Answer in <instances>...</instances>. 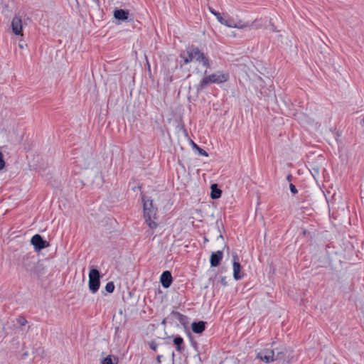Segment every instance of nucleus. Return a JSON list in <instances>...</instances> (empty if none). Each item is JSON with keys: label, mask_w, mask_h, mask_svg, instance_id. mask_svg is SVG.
Returning <instances> with one entry per match:
<instances>
[{"label": "nucleus", "mask_w": 364, "mask_h": 364, "mask_svg": "<svg viewBox=\"0 0 364 364\" xmlns=\"http://www.w3.org/2000/svg\"><path fill=\"white\" fill-rule=\"evenodd\" d=\"M180 57L183 59L185 64H188L196 60L202 63L203 66L206 68H210L209 58L197 46L193 45L188 46L186 50V53H181Z\"/></svg>", "instance_id": "obj_1"}, {"label": "nucleus", "mask_w": 364, "mask_h": 364, "mask_svg": "<svg viewBox=\"0 0 364 364\" xmlns=\"http://www.w3.org/2000/svg\"><path fill=\"white\" fill-rule=\"evenodd\" d=\"M142 201L145 221L151 229H154L157 226V224L153 220V219H156L157 208L154 206L153 200L148 197L142 196Z\"/></svg>", "instance_id": "obj_2"}, {"label": "nucleus", "mask_w": 364, "mask_h": 364, "mask_svg": "<svg viewBox=\"0 0 364 364\" xmlns=\"http://www.w3.org/2000/svg\"><path fill=\"white\" fill-rule=\"evenodd\" d=\"M229 75L227 73H213L210 75L205 76L200 80L197 86L198 92L205 89L210 83H223L228 81Z\"/></svg>", "instance_id": "obj_3"}, {"label": "nucleus", "mask_w": 364, "mask_h": 364, "mask_svg": "<svg viewBox=\"0 0 364 364\" xmlns=\"http://www.w3.org/2000/svg\"><path fill=\"white\" fill-rule=\"evenodd\" d=\"M100 273L98 269L92 268L89 272V289L92 293H96L100 285Z\"/></svg>", "instance_id": "obj_4"}, {"label": "nucleus", "mask_w": 364, "mask_h": 364, "mask_svg": "<svg viewBox=\"0 0 364 364\" xmlns=\"http://www.w3.org/2000/svg\"><path fill=\"white\" fill-rule=\"evenodd\" d=\"M22 264L27 272H33L38 275V266L36 265L35 256L26 255L23 258Z\"/></svg>", "instance_id": "obj_5"}, {"label": "nucleus", "mask_w": 364, "mask_h": 364, "mask_svg": "<svg viewBox=\"0 0 364 364\" xmlns=\"http://www.w3.org/2000/svg\"><path fill=\"white\" fill-rule=\"evenodd\" d=\"M31 244L33 245L36 251L39 252L41 250L49 246V242L43 240L41 235L36 234L33 235L31 240Z\"/></svg>", "instance_id": "obj_6"}, {"label": "nucleus", "mask_w": 364, "mask_h": 364, "mask_svg": "<svg viewBox=\"0 0 364 364\" xmlns=\"http://www.w3.org/2000/svg\"><path fill=\"white\" fill-rule=\"evenodd\" d=\"M257 358L265 363H272L274 361V351L272 349H263L257 353Z\"/></svg>", "instance_id": "obj_7"}, {"label": "nucleus", "mask_w": 364, "mask_h": 364, "mask_svg": "<svg viewBox=\"0 0 364 364\" xmlns=\"http://www.w3.org/2000/svg\"><path fill=\"white\" fill-rule=\"evenodd\" d=\"M233 277L235 280H240L243 277L241 272V265L237 253H232Z\"/></svg>", "instance_id": "obj_8"}, {"label": "nucleus", "mask_w": 364, "mask_h": 364, "mask_svg": "<svg viewBox=\"0 0 364 364\" xmlns=\"http://www.w3.org/2000/svg\"><path fill=\"white\" fill-rule=\"evenodd\" d=\"M209 11H210L211 14H213L217 18L218 21L221 24H223L226 26H235V25H233V18H232L230 17H227V18L223 17L220 14V13H219L218 11H216L215 9H213L211 7L209 8Z\"/></svg>", "instance_id": "obj_9"}, {"label": "nucleus", "mask_w": 364, "mask_h": 364, "mask_svg": "<svg viewBox=\"0 0 364 364\" xmlns=\"http://www.w3.org/2000/svg\"><path fill=\"white\" fill-rule=\"evenodd\" d=\"M160 282L163 287L168 288L173 282L171 273L169 271H164L161 275Z\"/></svg>", "instance_id": "obj_10"}, {"label": "nucleus", "mask_w": 364, "mask_h": 364, "mask_svg": "<svg viewBox=\"0 0 364 364\" xmlns=\"http://www.w3.org/2000/svg\"><path fill=\"white\" fill-rule=\"evenodd\" d=\"M223 253L222 251L218 250L215 252H213L210 255V262L211 267H218L220 264L221 260L223 259Z\"/></svg>", "instance_id": "obj_11"}, {"label": "nucleus", "mask_w": 364, "mask_h": 364, "mask_svg": "<svg viewBox=\"0 0 364 364\" xmlns=\"http://www.w3.org/2000/svg\"><path fill=\"white\" fill-rule=\"evenodd\" d=\"M11 28L13 32L16 35L21 34L22 31V21L21 18L18 16H14L11 21Z\"/></svg>", "instance_id": "obj_12"}, {"label": "nucleus", "mask_w": 364, "mask_h": 364, "mask_svg": "<svg viewBox=\"0 0 364 364\" xmlns=\"http://www.w3.org/2000/svg\"><path fill=\"white\" fill-rule=\"evenodd\" d=\"M206 324H207V323L203 321H200L198 322H193L191 324L192 331L195 333H198V334L202 333L205 329Z\"/></svg>", "instance_id": "obj_13"}, {"label": "nucleus", "mask_w": 364, "mask_h": 364, "mask_svg": "<svg viewBox=\"0 0 364 364\" xmlns=\"http://www.w3.org/2000/svg\"><path fill=\"white\" fill-rule=\"evenodd\" d=\"M129 11L124 9H116L114 11V17L119 21H127L129 17Z\"/></svg>", "instance_id": "obj_14"}, {"label": "nucleus", "mask_w": 364, "mask_h": 364, "mask_svg": "<svg viewBox=\"0 0 364 364\" xmlns=\"http://www.w3.org/2000/svg\"><path fill=\"white\" fill-rule=\"evenodd\" d=\"M171 315L175 319L178 320L183 326H186L188 323V318L178 311H173Z\"/></svg>", "instance_id": "obj_15"}, {"label": "nucleus", "mask_w": 364, "mask_h": 364, "mask_svg": "<svg viewBox=\"0 0 364 364\" xmlns=\"http://www.w3.org/2000/svg\"><path fill=\"white\" fill-rule=\"evenodd\" d=\"M210 197L212 199H218L221 196L222 191L218 188V185L214 183L211 185Z\"/></svg>", "instance_id": "obj_16"}, {"label": "nucleus", "mask_w": 364, "mask_h": 364, "mask_svg": "<svg viewBox=\"0 0 364 364\" xmlns=\"http://www.w3.org/2000/svg\"><path fill=\"white\" fill-rule=\"evenodd\" d=\"M173 343L176 346V350L181 352L183 350L182 345L183 343V339L180 336H177L173 338Z\"/></svg>", "instance_id": "obj_17"}, {"label": "nucleus", "mask_w": 364, "mask_h": 364, "mask_svg": "<svg viewBox=\"0 0 364 364\" xmlns=\"http://www.w3.org/2000/svg\"><path fill=\"white\" fill-rule=\"evenodd\" d=\"M118 361V358L108 355L102 360V364H117Z\"/></svg>", "instance_id": "obj_18"}, {"label": "nucleus", "mask_w": 364, "mask_h": 364, "mask_svg": "<svg viewBox=\"0 0 364 364\" xmlns=\"http://www.w3.org/2000/svg\"><path fill=\"white\" fill-rule=\"evenodd\" d=\"M192 144H193V149H196L198 151V154L200 155L204 156H208V152L205 150L201 149L196 144H195L193 141H192Z\"/></svg>", "instance_id": "obj_19"}, {"label": "nucleus", "mask_w": 364, "mask_h": 364, "mask_svg": "<svg viewBox=\"0 0 364 364\" xmlns=\"http://www.w3.org/2000/svg\"><path fill=\"white\" fill-rule=\"evenodd\" d=\"M286 353L287 352L285 350H281L278 351L277 354L274 353V361L284 360Z\"/></svg>", "instance_id": "obj_20"}, {"label": "nucleus", "mask_w": 364, "mask_h": 364, "mask_svg": "<svg viewBox=\"0 0 364 364\" xmlns=\"http://www.w3.org/2000/svg\"><path fill=\"white\" fill-rule=\"evenodd\" d=\"M105 290L108 293H112L114 290V284L112 282H108L105 286Z\"/></svg>", "instance_id": "obj_21"}, {"label": "nucleus", "mask_w": 364, "mask_h": 364, "mask_svg": "<svg viewBox=\"0 0 364 364\" xmlns=\"http://www.w3.org/2000/svg\"><path fill=\"white\" fill-rule=\"evenodd\" d=\"M233 25L234 26H229L230 28H242L247 26L246 24H242L241 21H239L238 23L235 22L233 20Z\"/></svg>", "instance_id": "obj_22"}, {"label": "nucleus", "mask_w": 364, "mask_h": 364, "mask_svg": "<svg viewBox=\"0 0 364 364\" xmlns=\"http://www.w3.org/2000/svg\"><path fill=\"white\" fill-rule=\"evenodd\" d=\"M17 322L21 326H25L27 323V320L23 316H19L17 318Z\"/></svg>", "instance_id": "obj_23"}, {"label": "nucleus", "mask_w": 364, "mask_h": 364, "mask_svg": "<svg viewBox=\"0 0 364 364\" xmlns=\"http://www.w3.org/2000/svg\"><path fill=\"white\" fill-rule=\"evenodd\" d=\"M149 346L151 350L156 351L158 344L154 341H150L149 343Z\"/></svg>", "instance_id": "obj_24"}, {"label": "nucleus", "mask_w": 364, "mask_h": 364, "mask_svg": "<svg viewBox=\"0 0 364 364\" xmlns=\"http://www.w3.org/2000/svg\"><path fill=\"white\" fill-rule=\"evenodd\" d=\"M5 166V161L4 160L3 154L0 152V171L2 170Z\"/></svg>", "instance_id": "obj_25"}, {"label": "nucleus", "mask_w": 364, "mask_h": 364, "mask_svg": "<svg viewBox=\"0 0 364 364\" xmlns=\"http://www.w3.org/2000/svg\"><path fill=\"white\" fill-rule=\"evenodd\" d=\"M289 189H290V191L293 193V194H296L297 193L298 191L296 188V186L292 184V183H290L289 185Z\"/></svg>", "instance_id": "obj_26"}, {"label": "nucleus", "mask_w": 364, "mask_h": 364, "mask_svg": "<svg viewBox=\"0 0 364 364\" xmlns=\"http://www.w3.org/2000/svg\"><path fill=\"white\" fill-rule=\"evenodd\" d=\"M220 282H221V284H222L224 287H225V286H227V285H228V283H227V282H226V277H221Z\"/></svg>", "instance_id": "obj_27"}, {"label": "nucleus", "mask_w": 364, "mask_h": 364, "mask_svg": "<svg viewBox=\"0 0 364 364\" xmlns=\"http://www.w3.org/2000/svg\"><path fill=\"white\" fill-rule=\"evenodd\" d=\"M161 358H162V355H159L156 356V361L158 363H161Z\"/></svg>", "instance_id": "obj_28"}, {"label": "nucleus", "mask_w": 364, "mask_h": 364, "mask_svg": "<svg viewBox=\"0 0 364 364\" xmlns=\"http://www.w3.org/2000/svg\"><path fill=\"white\" fill-rule=\"evenodd\" d=\"M84 167L85 168H88V166H90V163L89 162H85L84 164H83Z\"/></svg>", "instance_id": "obj_29"}, {"label": "nucleus", "mask_w": 364, "mask_h": 364, "mask_svg": "<svg viewBox=\"0 0 364 364\" xmlns=\"http://www.w3.org/2000/svg\"><path fill=\"white\" fill-rule=\"evenodd\" d=\"M291 175H289V176H287V180H288V181H291Z\"/></svg>", "instance_id": "obj_30"}, {"label": "nucleus", "mask_w": 364, "mask_h": 364, "mask_svg": "<svg viewBox=\"0 0 364 364\" xmlns=\"http://www.w3.org/2000/svg\"><path fill=\"white\" fill-rule=\"evenodd\" d=\"M193 345L196 348L197 343L196 342H192Z\"/></svg>", "instance_id": "obj_31"}, {"label": "nucleus", "mask_w": 364, "mask_h": 364, "mask_svg": "<svg viewBox=\"0 0 364 364\" xmlns=\"http://www.w3.org/2000/svg\"><path fill=\"white\" fill-rule=\"evenodd\" d=\"M162 323H163V324H165V323H166V319H164V320H163Z\"/></svg>", "instance_id": "obj_32"}, {"label": "nucleus", "mask_w": 364, "mask_h": 364, "mask_svg": "<svg viewBox=\"0 0 364 364\" xmlns=\"http://www.w3.org/2000/svg\"><path fill=\"white\" fill-rule=\"evenodd\" d=\"M19 47H20L21 48H23V44H19Z\"/></svg>", "instance_id": "obj_33"}, {"label": "nucleus", "mask_w": 364, "mask_h": 364, "mask_svg": "<svg viewBox=\"0 0 364 364\" xmlns=\"http://www.w3.org/2000/svg\"><path fill=\"white\" fill-rule=\"evenodd\" d=\"M26 355H27V353H24L22 356H23V358H24V357H25V356H26Z\"/></svg>", "instance_id": "obj_34"}, {"label": "nucleus", "mask_w": 364, "mask_h": 364, "mask_svg": "<svg viewBox=\"0 0 364 364\" xmlns=\"http://www.w3.org/2000/svg\"><path fill=\"white\" fill-rule=\"evenodd\" d=\"M219 222H220L219 220H217V221H216V225H217L218 226Z\"/></svg>", "instance_id": "obj_35"}, {"label": "nucleus", "mask_w": 364, "mask_h": 364, "mask_svg": "<svg viewBox=\"0 0 364 364\" xmlns=\"http://www.w3.org/2000/svg\"><path fill=\"white\" fill-rule=\"evenodd\" d=\"M219 237L223 238V235H222V234H220Z\"/></svg>", "instance_id": "obj_36"}]
</instances>
